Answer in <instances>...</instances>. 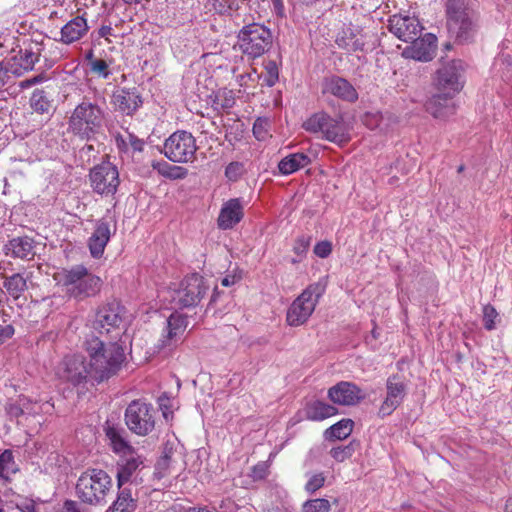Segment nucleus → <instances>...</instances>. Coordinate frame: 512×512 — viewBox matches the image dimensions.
<instances>
[{"instance_id":"obj_1","label":"nucleus","mask_w":512,"mask_h":512,"mask_svg":"<svg viewBox=\"0 0 512 512\" xmlns=\"http://www.w3.org/2000/svg\"><path fill=\"white\" fill-rule=\"evenodd\" d=\"M89 357L92 380L102 383L119 374L126 363L125 349L118 341L105 342L92 337L84 342Z\"/></svg>"},{"instance_id":"obj_2","label":"nucleus","mask_w":512,"mask_h":512,"mask_svg":"<svg viewBox=\"0 0 512 512\" xmlns=\"http://www.w3.org/2000/svg\"><path fill=\"white\" fill-rule=\"evenodd\" d=\"M104 122V108L84 97L70 112L67 131L82 141H89L100 133Z\"/></svg>"},{"instance_id":"obj_3","label":"nucleus","mask_w":512,"mask_h":512,"mask_svg":"<svg viewBox=\"0 0 512 512\" xmlns=\"http://www.w3.org/2000/svg\"><path fill=\"white\" fill-rule=\"evenodd\" d=\"M56 279L65 293L78 301L96 296L102 287V280L83 264L62 269Z\"/></svg>"},{"instance_id":"obj_4","label":"nucleus","mask_w":512,"mask_h":512,"mask_svg":"<svg viewBox=\"0 0 512 512\" xmlns=\"http://www.w3.org/2000/svg\"><path fill=\"white\" fill-rule=\"evenodd\" d=\"M112 486V479L106 471L89 468L79 476L75 492L82 503L98 506L106 503Z\"/></svg>"},{"instance_id":"obj_5","label":"nucleus","mask_w":512,"mask_h":512,"mask_svg":"<svg viewBox=\"0 0 512 512\" xmlns=\"http://www.w3.org/2000/svg\"><path fill=\"white\" fill-rule=\"evenodd\" d=\"M302 127L338 146H344L351 140L350 127L342 116L332 117L326 112H317L307 118Z\"/></svg>"},{"instance_id":"obj_6","label":"nucleus","mask_w":512,"mask_h":512,"mask_svg":"<svg viewBox=\"0 0 512 512\" xmlns=\"http://www.w3.org/2000/svg\"><path fill=\"white\" fill-rule=\"evenodd\" d=\"M324 292L325 285L320 282L309 284L288 307L286 312L287 325L299 327L306 324Z\"/></svg>"},{"instance_id":"obj_7","label":"nucleus","mask_w":512,"mask_h":512,"mask_svg":"<svg viewBox=\"0 0 512 512\" xmlns=\"http://www.w3.org/2000/svg\"><path fill=\"white\" fill-rule=\"evenodd\" d=\"M240 51L249 59L264 55L272 46L273 39L270 29L259 23H251L242 27L237 35Z\"/></svg>"},{"instance_id":"obj_8","label":"nucleus","mask_w":512,"mask_h":512,"mask_svg":"<svg viewBox=\"0 0 512 512\" xmlns=\"http://www.w3.org/2000/svg\"><path fill=\"white\" fill-rule=\"evenodd\" d=\"M447 29L459 43L470 40L475 33V24L469 16L466 0H447Z\"/></svg>"},{"instance_id":"obj_9","label":"nucleus","mask_w":512,"mask_h":512,"mask_svg":"<svg viewBox=\"0 0 512 512\" xmlns=\"http://www.w3.org/2000/svg\"><path fill=\"white\" fill-rule=\"evenodd\" d=\"M464 72L465 65L462 60L443 62L434 74L433 84L437 91L446 97H454L464 87Z\"/></svg>"},{"instance_id":"obj_10","label":"nucleus","mask_w":512,"mask_h":512,"mask_svg":"<svg viewBox=\"0 0 512 512\" xmlns=\"http://www.w3.org/2000/svg\"><path fill=\"white\" fill-rule=\"evenodd\" d=\"M123 307L116 301L105 303L98 307L92 328L100 335H106L117 340L122 334Z\"/></svg>"},{"instance_id":"obj_11","label":"nucleus","mask_w":512,"mask_h":512,"mask_svg":"<svg viewBox=\"0 0 512 512\" xmlns=\"http://www.w3.org/2000/svg\"><path fill=\"white\" fill-rule=\"evenodd\" d=\"M155 409L141 399L130 402L125 410V423L136 435L146 436L155 428Z\"/></svg>"},{"instance_id":"obj_12","label":"nucleus","mask_w":512,"mask_h":512,"mask_svg":"<svg viewBox=\"0 0 512 512\" xmlns=\"http://www.w3.org/2000/svg\"><path fill=\"white\" fill-rule=\"evenodd\" d=\"M197 149L195 137L190 132L178 130L165 140L163 153L174 163H189L195 160Z\"/></svg>"},{"instance_id":"obj_13","label":"nucleus","mask_w":512,"mask_h":512,"mask_svg":"<svg viewBox=\"0 0 512 512\" xmlns=\"http://www.w3.org/2000/svg\"><path fill=\"white\" fill-rule=\"evenodd\" d=\"M89 180L93 191L102 196H114L120 185L118 168L109 161L95 165L89 172Z\"/></svg>"},{"instance_id":"obj_14","label":"nucleus","mask_w":512,"mask_h":512,"mask_svg":"<svg viewBox=\"0 0 512 512\" xmlns=\"http://www.w3.org/2000/svg\"><path fill=\"white\" fill-rule=\"evenodd\" d=\"M58 375L73 386L85 384L88 379L92 380L90 363L81 354L66 355L59 365Z\"/></svg>"},{"instance_id":"obj_15","label":"nucleus","mask_w":512,"mask_h":512,"mask_svg":"<svg viewBox=\"0 0 512 512\" xmlns=\"http://www.w3.org/2000/svg\"><path fill=\"white\" fill-rule=\"evenodd\" d=\"M208 286L203 276L194 273L186 276L176 291V300L180 307L188 308L198 305L205 296Z\"/></svg>"},{"instance_id":"obj_16","label":"nucleus","mask_w":512,"mask_h":512,"mask_svg":"<svg viewBox=\"0 0 512 512\" xmlns=\"http://www.w3.org/2000/svg\"><path fill=\"white\" fill-rule=\"evenodd\" d=\"M115 233V226L105 219L100 218L95 221L93 231L87 240V247L90 255L94 259H100L105 252L111 236Z\"/></svg>"},{"instance_id":"obj_17","label":"nucleus","mask_w":512,"mask_h":512,"mask_svg":"<svg viewBox=\"0 0 512 512\" xmlns=\"http://www.w3.org/2000/svg\"><path fill=\"white\" fill-rule=\"evenodd\" d=\"M388 29L398 39L409 42L421 35L423 26L414 16L395 14L388 20Z\"/></svg>"},{"instance_id":"obj_18","label":"nucleus","mask_w":512,"mask_h":512,"mask_svg":"<svg viewBox=\"0 0 512 512\" xmlns=\"http://www.w3.org/2000/svg\"><path fill=\"white\" fill-rule=\"evenodd\" d=\"M411 45L402 51V56L406 59H413L421 62L431 61L437 50V38L431 33L424 36H418L411 41Z\"/></svg>"},{"instance_id":"obj_19","label":"nucleus","mask_w":512,"mask_h":512,"mask_svg":"<svg viewBox=\"0 0 512 512\" xmlns=\"http://www.w3.org/2000/svg\"><path fill=\"white\" fill-rule=\"evenodd\" d=\"M322 93L330 94L349 103L358 100V92L355 87L347 79L336 75L324 78Z\"/></svg>"},{"instance_id":"obj_20","label":"nucleus","mask_w":512,"mask_h":512,"mask_svg":"<svg viewBox=\"0 0 512 512\" xmlns=\"http://www.w3.org/2000/svg\"><path fill=\"white\" fill-rule=\"evenodd\" d=\"M32 277L33 272L28 271L26 268L10 275L5 274L2 276L3 287L13 300L17 301L21 297L25 300V292L33 286Z\"/></svg>"},{"instance_id":"obj_21","label":"nucleus","mask_w":512,"mask_h":512,"mask_svg":"<svg viewBox=\"0 0 512 512\" xmlns=\"http://www.w3.org/2000/svg\"><path fill=\"white\" fill-rule=\"evenodd\" d=\"M328 398L334 404L353 406L359 403L364 398V395L362 390L354 383L341 381L329 388Z\"/></svg>"},{"instance_id":"obj_22","label":"nucleus","mask_w":512,"mask_h":512,"mask_svg":"<svg viewBox=\"0 0 512 512\" xmlns=\"http://www.w3.org/2000/svg\"><path fill=\"white\" fill-rule=\"evenodd\" d=\"M36 243L29 236H17L8 240L3 246V253L14 259L33 260L36 255Z\"/></svg>"},{"instance_id":"obj_23","label":"nucleus","mask_w":512,"mask_h":512,"mask_svg":"<svg viewBox=\"0 0 512 512\" xmlns=\"http://www.w3.org/2000/svg\"><path fill=\"white\" fill-rule=\"evenodd\" d=\"M386 386L387 396L379 409L382 416L390 415L401 404L406 391V386L398 375L390 376Z\"/></svg>"},{"instance_id":"obj_24","label":"nucleus","mask_w":512,"mask_h":512,"mask_svg":"<svg viewBox=\"0 0 512 512\" xmlns=\"http://www.w3.org/2000/svg\"><path fill=\"white\" fill-rule=\"evenodd\" d=\"M142 103V98L136 88H121L112 95L114 108L126 115H133L141 107Z\"/></svg>"},{"instance_id":"obj_25","label":"nucleus","mask_w":512,"mask_h":512,"mask_svg":"<svg viewBox=\"0 0 512 512\" xmlns=\"http://www.w3.org/2000/svg\"><path fill=\"white\" fill-rule=\"evenodd\" d=\"M243 216V206L240 199H230L223 204L217 219V225L222 230L232 229L242 220Z\"/></svg>"},{"instance_id":"obj_26","label":"nucleus","mask_w":512,"mask_h":512,"mask_svg":"<svg viewBox=\"0 0 512 512\" xmlns=\"http://www.w3.org/2000/svg\"><path fill=\"white\" fill-rule=\"evenodd\" d=\"M89 31L87 18L78 15L69 20L60 31V41L64 44H72L82 39Z\"/></svg>"},{"instance_id":"obj_27","label":"nucleus","mask_w":512,"mask_h":512,"mask_svg":"<svg viewBox=\"0 0 512 512\" xmlns=\"http://www.w3.org/2000/svg\"><path fill=\"white\" fill-rule=\"evenodd\" d=\"M142 464L143 460L141 456L136 453V451L132 452L131 454L122 456L118 462V487L120 488L122 485L127 483Z\"/></svg>"},{"instance_id":"obj_28","label":"nucleus","mask_w":512,"mask_h":512,"mask_svg":"<svg viewBox=\"0 0 512 512\" xmlns=\"http://www.w3.org/2000/svg\"><path fill=\"white\" fill-rule=\"evenodd\" d=\"M453 97H446L442 92L433 95L426 103V110L435 118H445L455 113Z\"/></svg>"},{"instance_id":"obj_29","label":"nucleus","mask_w":512,"mask_h":512,"mask_svg":"<svg viewBox=\"0 0 512 512\" xmlns=\"http://www.w3.org/2000/svg\"><path fill=\"white\" fill-rule=\"evenodd\" d=\"M41 51L40 44L30 42L23 49H20L15 59L24 71H30L34 69L35 64L39 61Z\"/></svg>"},{"instance_id":"obj_30","label":"nucleus","mask_w":512,"mask_h":512,"mask_svg":"<svg viewBox=\"0 0 512 512\" xmlns=\"http://www.w3.org/2000/svg\"><path fill=\"white\" fill-rule=\"evenodd\" d=\"M337 413V408L319 400L308 403L305 408L306 418L311 421H323Z\"/></svg>"},{"instance_id":"obj_31","label":"nucleus","mask_w":512,"mask_h":512,"mask_svg":"<svg viewBox=\"0 0 512 512\" xmlns=\"http://www.w3.org/2000/svg\"><path fill=\"white\" fill-rule=\"evenodd\" d=\"M310 163L309 157L304 153H294L283 158L279 164V171L284 174H292Z\"/></svg>"},{"instance_id":"obj_32","label":"nucleus","mask_w":512,"mask_h":512,"mask_svg":"<svg viewBox=\"0 0 512 512\" xmlns=\"http://www.w3.org/2000/svg\"><path fill=\"white\" fill-rule=\"evenodd\" d=\"M354 427L351 419H342L324 431V437L328 441L344 440L348 438Z\"/></svg>"},{"instance_id":"obj_33","label":"nucleus","mask_w":512,"mask_h":512,"mask_svg":"<svg viewBox=\"0 0 512 512\" xmlns=\"http://www.w3.org/2000/svg\"><path fill=\"white\" fill-rule=\"evenodd\" d=\"M106 436L110 441L112 450L121 457L134 452V448L123 438L121 431L113 426L106 429Z\"/></svg>"},{"instance_id":"obj_34","label":"nucleus","mask_w":512,"mask_h":512,"mask_svg":"<svg viewBox=\"0 0 512 512\" xmlns=\"http://www.w3.org/2000/svg\"><path fill=\"white\" fill-rule=\"evenodd\" d=\"M137 508V500L127 489L120 490L117 499L113 502L111 512H134Z\"/></svg>"},{"instance_id":"obj_35","label":"nucleus","mask_w":512,"mask_h":512,"mask_svg":"<svg viewBox=\"0 0 512 512\" xmlns=\"http://www.w3.org/2000/svg\"><path fill=\"white\" fill-rule=\"evenodd\" d=\"M180 340L181 338L166 326L165 331L156 344V349L158 352H172L177 347Z\"/></svg>"},{"instance_id":"obj_36","label":"nucleus","mask_w":512,"mask_h":512,"mask_svg":"<svg viewBox=\"0 0 512 512\" xmlns=\"http://www.w3.org/2000/svg\"><path fill=\"white\" fill-rule=\"evenodd\" d=\"M188 326L187 316L179 313H172L167 319V327L175 332L180 338Z\"/></svg>"},{"instance_id":"obj_37","label":"nucleus","mask_w":512,"mask_h":512,"mask_svg":"<svg viewBox=\"0 0 512 512\" xmlns=\"http://www.w3.org/2000/svg\"><path fill=\"white\" fill-rule=\"evenodd\" d=\"M302 512H330L331 504L325 498L309 499L302 504Z\"/></svg>"},{"instance_id":"obj_38","label":"nucleus","mask_w":512,"mask_h":512,"mask_svg":"<svg viewBox=\"0 0 512 512\" xmlns=\"http://www.w3.org/2000/svg\"><path fill=\"white\" fill-rule=\"evenodd\" d=\"M14 457L10 450L0 454V482L8 479L9 472H14Z\"/></svg>"},{"instance_id":"obj_39","label":"nucleus","mask_w":512,"mask_h":512,"mask_svg":"<svg viewBox=\"0 0 512 512\" xmlns=\"http://www.w3.org/2000/svg\"><path fill=\"white\" fill-rule=\"evenodd\" d=\"M310 243L311 237L309 236H300L295 240L293 245V251L297 257L291 260L293 264L299 263L305 258L310 247Z\"/></svg>"},{"instance_id":"obj_40","label":"nucleus","mask_w":512,"mask_h":512,"mask_svg":"<svg viewBox=\"0 0 512 512\" xmlns=\"http://www.w3.org/2000/svg\"><path fill=\"white\" fill-rule=\"evenodd\" d=\"M264 82L268 87L274 86L279 80V67L276 61L268 60L264 63Z\"/></svg>"},{"instance_id":"obj_41","label":"nucleus","mask_w":512,"mask_h":512,"mask_svg":"<svg viewBox=\"0 0 512 512\" xmlns=\"http://www.w3.org/2000/svg\"><path fill=\"white\" fill-rule=\"evenodd\" d=\"M354 451V442H350L348 445L332 448L330 450V455L335 461L341 463L351 458Z\"/></svg>"},{"instance_id":"obj_42","label":"nucleus","mask_w":512,"mask_h":512,"mask_svg":"<svg viewBox=\"0 0 512 512\" xmlns=\"http://www.w3.org/2000/svg\"><path fill=\"white\" fill-rule=\"evenodd\" d=\"M326 476L323 472L312 474L306 482L304 489L308 494H314L325 485Z\"/></svg>"},{"instance_id":"obj_43","label":"nucleus","mask_w":512,"mask_h":512,"mask_svg":"<svg viewBox=\"0 0 512 512\" xmlns=\"http://www.w3.org/2000/svg\"><path fill=\"white\" fill-rule=\"evenodd\" d=\"M498 312L494 306L487 304L483 307V323L486 330H493L496 327Z\"/></svg>"},{"instance_id":"obj_44","label":"nucleus","mask_w":512,"mask_h":512,"mask_svg":"<svg viewBox=\"0 0 512 512\" xmlns=\"http://www.w3.org/2000/svg\"><path fill=\"white\" fill-rule=\"evenodd\" d=\"M245 173V166L244 163L234 161L229 163L225 168V176L230 181H237L242 177V175Z\"/></svg>"},{"instance_id":"obj_45","label":"nucleus","mask_w":512,"mask_h":512,"mask_svg":"<svg viewBox=\"0 0 512 512\" xmlns=\"http://www.w3.org/2000/svg\"><path fill=\"white\" fill-rule=\"evenodd\" d=\"M164 166L169 169V171H164L160 168V163L154 164L153 167L158 170L160 174L163 176L173 178V179H181L184 178L187 174L185 168L180 166H171L167 163H164Z\"/></svg>"},{"instance_id":"obj_46","label":"nucleus","mask_w":512,"mask_h":512,"mask_svg":"<svg viewBox=\"0 0 512 512\" xmlns=\"http://www.w3.org/2000/svg\"><path fill=\"white\" fill-rule=\"evenodd\" d=\"M269 121L265 118H258L253 124L254 136L263 141L269 136Z\"/></svg>"},{"instance_id":"obj_47","label":"nucleus","mask_w":512,"mask_h":512,"mask_svg":"<svg viewBox=\"0 0 512 512\" xmlns=\"http://www.w3.org/2000/svg\"><path fill=\"white\" fill-rule=\"evenodd\" d=\"M90 70L103 79H107L111 74L109 64L103 59L93 60Z\"/></svg>"},{"instance_id":"obj_48","label":"nucleus","mask_w":512,"mask_h":512,"mask_svg":"<svg viewBox=\"0 0 512 512\" xmlns=\"http://www.w3.org/2000/svg\"><path fill=\"white\" fill-rule=\"evenodd\" d=\"M6 316L4 313H0L2 318V324H0V345L10 339L15 332L13 325L5 318Z\"/></svg>"},{"instance_id":"obj_49","label":"nucleus","mask_w":512,"mask_h":512,"mask_svg":"<svg viewBox=\"0 0 512 512\" xmlns=\"http://www.w3.org/2000/svg\"><path fill=\"white\" fill-rule=\"evenodd\" d=\"M313 251L319 258H327L332 253V243L328 240L320 241L314 246Z\"/></svg>"},{"instance_id":"obj_50","label":"nucleus","mask_w":512,"mask_h":512,"mask_svg":"<svg viewBox=\"0 0 512 512\" xmlns=\"http://www.w3.org/2000/svg\"><path fill=\"white\" fill-rule=\"evenodd\" d=\"M217 99H219L220 97H223V101L220 103L221 107L222 108H225V109H228V108H231L233 107L234 103H235V98L233 96V92L231 90H224L222 92H219L217 94Z\"/></svg>"},{"instance_id":"obj_51","label":"nucleus","mask_w":512,"mask_h":512,"mask_svg":"<svg viewBox=\"0 0 512 512\" xmlns=\"http://www.w3.org/2000/svg\"><path fill=\"white\" fill-rule=\"evenodd\" d=\"M32 106L36 109V110H40V111H47L48 109V102L45 100V97L43 96L42 93H34L33 96H32Z\"/></svg>"},{"instance_id":"obj_52","label":"nucleus","mask_w":512,"mask_h":512,"mask_svg":"<svg viewBox=\"0 0 512 512\" xmlns=\"http://www.w3.org/2000/svg\"><path fill=\"white\" fill-rule=\"evenodd\" d=\"M61 512H84L80 504L74 500H66Z\"/></svg>"},{"instance_id":"obj_53","label":"nucleus","mask_w":512,"mask_h":512,"mask_svg":"<svg viewBox=\"0 0 512 512\" xmlns=\"http://www.w3.org/2000/svg\"><path fill=\"white\" fill-rule=\"evenodd\" d=\"M9 68L4 62H0V90L6 85L9 80Z\"/></svg>"},{"instance_id":"obj_54","label":"nucleus","mask_w":512,"mask_h":512,"mask_svg":"<svg viewBox=\"0 0 512 512\" xmlns=\"http://www.w3.org/2000/svg\"><path fill=\"white\" fill-rule=\"evenodd\" d=\"M98 35L104 38L108 43H111L110 36H114V30L110 25H102L98 30Z\"/></svg>"},{"instance_id":"obj_55","label":"nucleus","mask_w":512,"mask_h":512,"mask_svg":"<svg viewBox=\"0 0 512 512\" xmlns=\"http://www.w3.org/2000/svg\"><path fill=\"white\" fill-rule=\"evenodd\" d=\"M242 279V275L239 274H232V275H226L222 280L221 284L224 287H229L234 285L235 283L239 282Z\"/></svg>"},{"instance_id":"obj_56","label":"nucleus","mask_w":512,"mask_h":512,"mask_svg":"<svg viewBox=\"0 0 512 512\" xmlns=\"http://www.w3.org/2000/svg\"><path fill=\"white\" fill-rule=\"evenodd\" d=\"M130 145L134 151H142L144 148V142L134 136H130Z\"/></svg>"},{"instance_id":"obj_57","label":"nucleus","mask_w":512,"mask_h":512,"mask_svg":"<svg viewBox=\"0 0 512 512\" xmlns=\"http://www.w3.org/2000/svg\"><path fill=\"white\" fill-rule=\"evenodd\" d=\"M20 512H37L34 503H28L21 507Z\"/></svg>"},{"instance_id":"obj_58","label":"nucleus","mask_w":512,"mask_h":512,"mask_svg":"<svg viewBox=\"0 0 512 512\" xmlns=\"http://www.w3.org/2000/svg\"><path fill=\"white\" fill-rule=\"evenodd\" d=\"M10 413L13 414L15 417H19L23 414V408L20 406H12L10 409Z\"/></svg>"},{"instance_id":"obj_59","label":"nucleus","mask_w":512,"mask_h":512,"mask_svg":"<svg viewBox=\"0 0 512 512\" xmlns=\"http://www.w3.org/2000/svg\"><path fill=\"white\" fill-rule=\"evenodd\" d=\"M86 59H87V61L89 62V66H91V65H92L93 60H97L98 58H95V57H94V54H93V51H92V50H90V51L86 54Z\"/></svg>"},{"instance_id":"obj_60","label":"nucleus","mask_w":512,"mask_h":512,"mask_svg":"<svg viewBox=\"0 0 512 512\" xmlns=\"http://www.w3.org/2000/svg\"><path fill=\"white\" fill-rule=\"evenodd\" d=\"M505 512H512V497L506 500Z\"/></svg>"},{"instance_id":"obj_61","label":"nucleus","mask_w":512,"mask_h":512,"mask_svg":"<svg viewBox=\"0 0 512 512\" xmlns=\"http://www.w3.org/2000/svg\"><path fill=\"white\" fill-rule=\"evenodd\" d=\"M124 3L128 4V5H135V4H140L142 2H150V0H123Z\"/></svg>"},{"instance_id":"obj_62","label":"nucleus","mask_w":512,"mask_h":512,"mask_svg":"<svg viewBox=\"0 0 512 512\" xmlns=\"http://www.w3.org/2000/svg\"><path fill=\"white\" fill-rule=\"evenodd\" d=\"M272 3L275 7V9L282 10L283 9V2L282 0H272Z\"/></svg>"},{"instance_id":"obj_63","label":"nucleus","mask_w":512,"mask_h":512,"mask_svg":"<svg viewBox=\"0 0 512 512\" xmlns=\"http://www.w3.org/2000/svg\"><path fill=\"white\" fill-rule=\"evenodd\" d=\"M187 512H211L207 508H190Z\"/></svg>"},{"instance_id":"obj_64","label":"nucleus","mask_w":512,"mask_h":512,"mask_svg":"<svg viewBox=\"0 0 512 512\" xmlns=\"http://www.w3.org/2000/svg\"><path fill=\"white\" fill-rule=\"evenodd\" d=\"M249 77H250V75H249V74L240 75V76H239V82H240V85L242 86V85H243V83H244V80H245L246 78H249Z\"/></svg>"}]
</instances>
